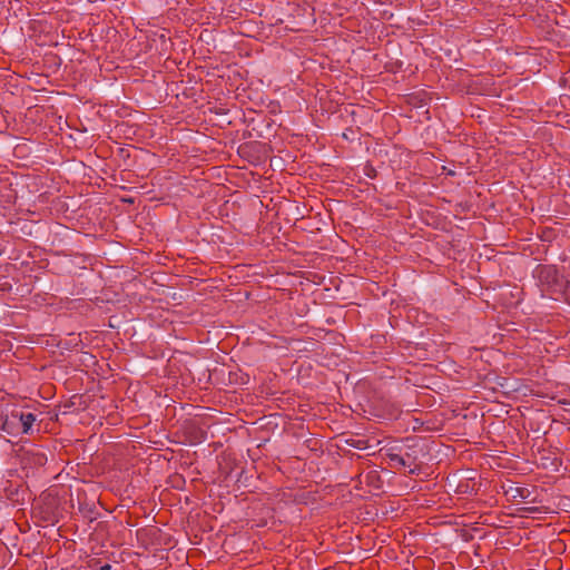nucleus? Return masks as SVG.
Masks as SVG:
<instances>
[{"label":"nucleus","instance_id":"nucleus-1","mask_svg":"<svg viewBox=\"0 0 570 570\" xmlns=\"http://www.w3.org/2000/svg\"><path fill=\"white\" fill-rule=\"evenodd\" d=\"M541 292L552 299H557L567 279L554 265H538L533 271Z\"/></svg>","mask_w":570,"mask_h":570},{"label":"nucleus","instance_id":"nucleus-2","mask_svg":"<svg viewBox=\"0 0 570 570\" xmlns=\"http://www.w3.org/2000/svg\"><path fill=\"white\" fill-rule=\"evenodd\" d=\"M389 458L393 466L409 468L410 474H417L420 470L419 466L414 464V459L409 453L405 455L391 453Z\"/></svg>","mask_w":570,"mask_h":570},{"label":"nucleus","instance_id":"nucleus-3","mask_svg":"<svg viewBox=\"0 0 570 570\" xmlns=\"http://www.w3.org/2000/svg\"><path fill=\"white\" fill-rule=\"evenodd\" d=\"M11 416L18 419L21 422L22 433H31L32 425L36 422V415L33 413L12 412Z\"/></svg>","mask_w":570,"mask_h":570},{"label":"nucleus","instance_id":"nucleus-4","mask_svg":"<svg viewBox=\"0 0 570 570\" xmlns=\"http://www.w3.org/2000/svg\"><path fill=\"white\" fill-rule=\"evenodd\" d=\"M505 494L509 495L512 500L522 499L525 500L531 495V490L523 487H509L508 490H505Z\"/></svg>","mask_w":570,"mask_h":570},{"label":"nucleus","instance_id":"nucleus-5","mask_svg":"<svg viewBox=\"0 0 570 570\" xmlns=\"http://www.w3.org/2000/svg\"><path fill=\"white\" fill-rule=\"evenodd\" d=\"M561 292L562 294H559V297L556 301H562L570 305V279H566Z\"/></svg>","mask_w":570,"mask_h":570},{"label":"nucleus","instance_id":"nucleus-6","mask_svg":"<svg viewBox=\"0 0 570 570\" xmlns=\"http://www.w3.org/2000/svg\"><path fill=\"white\" fill-rule=\"evenodd\" d=\"M346 443L353 448H356L358 450H363L366 448V443L367 441L365 440H354V439H350V440H346Z\"/></svg>","mask_w":570,"mask_h":570},{"label":"nucleus","instance_id":"nucleus-7","mask_svg":"<svg viewBox=\"0 0 570 570\" xmlns=\"http://www.w3.org/2000/svg\"><path fill=\"white\" fill-rule=\"evenodd\" d=\"M33 460L32 462L37 465H45L46 462H47V456L45 453H41V452H37L35 453L33 455Z\"/></svg>","mask_w":570,"mask_h":570},{"label":"nucleus","instance_id":"nucleus-8","mask_svg":"<svg viewBox=\"0 0 570 570\" xmlns=\"http://www.w3.org/2000/svg\"><path fill=\"white\" fill-rule=\"evenodd\" d=\"M10 428H11V424H10V422H9L8 417H7V419L4 420V422H3V424H2V430H3L4 432L10 433Z\"/></svg>","mask_w":570,"mask_h":570},{"label":"nucleus","instance_id":"nucleus-9","mask_svg":"<svg viewBox=\"0 0 570 570\" xmlns=\"http://www.w3.org/2000/svg\"><path fill=\"white\" fill-rule=\"evenodd\" d=\"M100 570H111V566L110 564H104Z\"/></svg>","mask_w":570,"mask_h":570},{"label":"nucleus","instance_id":"nucleus-10","mask_svg":"<svg viewBox=\"0 0 570 570\" xmlns=\"http://www.w3.org/2000/svg\"><path fill=\"white\" fill-rule=\"evenodd\" d=\"M532 510H533L532 508H525V509H523V511H524V512H532Z\"/></svg>","mask_w":570,"mask_h":570}]
</instances>
